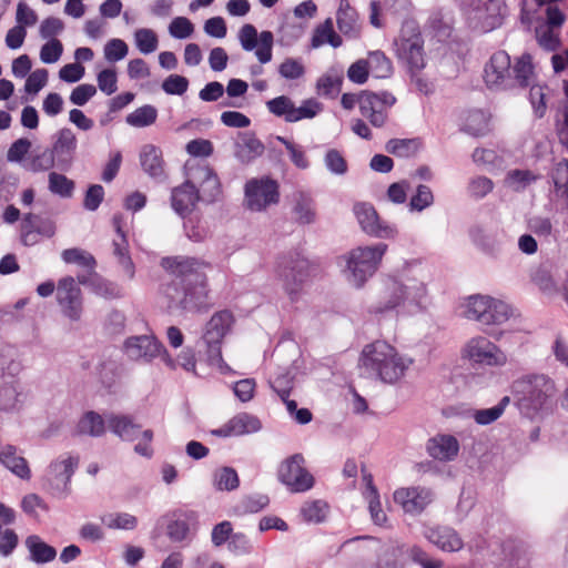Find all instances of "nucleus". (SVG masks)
<instances>
[{
	"label": "nucleus",
	"instance_id": "obj_30",
	"mask_svg": "<svg viewBox=\"0 0 568 568\" xmlns=\"http://www.w3.org/2000/svg\"><path fill=\"white\" fill-rule=\"evenodd\" d=\"M140 163L143 171L153 180L163 182L166 179L164 161L160 148L153 144L143 146L140 153Z\"/></svg>",
	"mask_w": 568,
	"mask_h": 568
},
{
	"label": "nucleus",
	"instance_id": "obj_43",
	"mask_svg": "<svg viewBox=\"0 0 568 568\" xmlns=\"http://www.w3.org/2000/svg\"><path fill=\"white\" fill-rule=\"evenodd\" d=\"M366 61L369 63V71L377 79H386L393 74V64L392 61L386 57V54L381 51H372L368 54V59Z\"/></svg>",
	"mask_w": 568,
	"mask_h": 568
},
{
	"label": "nucleus",
	"instance_id": "obj_45",
	"mask_svg": "<svg viewBox=\"0 0 568 568\" xmlns=\"http://www.w3.org/2000/svg\"><path fill=\"white\" fill-rule=\"evenodd\" d=\"M61 257L67 264H77L89 272H95L97 261L91 253L84 250L78 247L67 248L62 251Z\"/></svg>",
	"mask_w": 568,
	"mask_h": 568
},
{
	"label": "nucleus",
	"instance_id": "obj_38",
	"mask_svg": "<svg viewBox=\"0 0 568 568\" xmlns=\"http://www.w3.org/2000/svg\"><path fill=\"white\" fill-rule=\"evenodd\" d=\"M268 504L270 497L265 494L256 493L245 495L241 498V500L237 504L233 506L232 511L235 516L256 514L266 508Z\"/></svg>",
	"mask_w": 568,
	"mask_h": 568
},
{
	"label": "nucleus",
	"instance_id": "obj_25",
	"mask_svg": "<svg viewBox=\"0 0 568 568\" xmlns=\"http://www.w3.org/2000/svg\"><path fill=\"white\" fill-rule=\"evenodd\" d=\"M424 537L437 548L446 552L458 551L464 542L458 532L448 526H434L424 530Z\"/></svg>",
	"mask_w": 568,
	"mask_h": 568
},
{
	"label": "nucleus",
	"instance_id": "obj_55",
	"mask_svg": "<svg viewBox=\"0 0 568 568\" xmlns=\"http://www.w3.org/2000/svg\"><path fill=\"white\" fill-rule=\"evenodd\" d=\"M324 163L326 169L335 175H344L348 171V165L345 158L336 149H329L325 156Z\"/></svg>",
	"mask_w": 568,
	"mask_h": 568
},
{
	"label": "nucleus",
	"instance_id": "obj_52",
	"mask_svg": "<svg viewBox=\"0 0 568 568\" xmlns=\"http://www.w3.org/2000/svg\"><path fill=\"white\" fill-rule=\"evenodd\" d=\"M135 43L142 54H150L158 48L159 40L156 33L151 29H139L134 33Z\"/></svg>",
	"mask_w": 568,
	"mask_h": 568
},
{
	"label": "nucleus",
	"instance_id": "obj_36",
	"mask_svg": "<svg viewBox=\"0 0 568 568\" xmlns=\"http://www.w3.org/2000/svg\"><path fill=\"white\" fill-rule=\"evenodd\" d=\"M0 463L11 470L16 476L21 479H30L31 470L24 457L17 456V448L12 445H7L0 452Z\"/></svg>",
	"mask_w": 568,
	"mask_h": 568
},
{
	"label": "nucleus",
	"instance_id": "obj_44",
	"mask_svg": "<svg viewBox=\"0 0 568 568\" xmlns=\"http://www.w3.org/2000/svg\"><path fill=\"white\" fill-rule=\"evenodd\" d=\"M156 119V108L151 104H145L128 114L125 122L133 128H145L152 125Z\"/></svg>",
	"mask_w": 568,
	"mask_h": 568
},
{
	"label": "nucleus",
	"instance_id": "obj_32",
	"mask_svg": "<svg viewBox=\"0 0 568 568\" xmlns=\"http://www.w3.org/2000/svg\"><path fill=\"white\" fill-rule=\"evenodd\" d=\"M336 24L338 30L349 39H357L361 34L358 13L348 0H341L336 12Z\"/></svg>",
	"mask_w": 568,
	"mask_h": 568
},
{
	"label": "nucleus",
	"instance_id": "obj_1",
	"mask_svg": "<svg viewBox=\"0 0 568 568\" xmlns=\"http://www.w3.org/2000/svg\"><path fill=\"white\" fill-rule=\"evenodd\" d=\"M532 74L534 65L529 53H523L511 64L510 55L504 50L493 53L484 69V80L489 89H525L530 85L529 79Z\"/></svg>",
	"mask_w": 568,
	"mask_h": 568
},
{
	"label": "nucleus",
	"instance_id": "obj_5",
	"mask_svg": "<svg viewBox=\"0 0 568 568\" xmlns=\"http://www.w3.org/2000/svg\"><path fill=\"white\" fill-rule=\"evenodd\" d=\"M388 245L378 242L373 245L357 246L339 257L344 262L342 270L351 285L361 288L378 270Z\"/></svg>",
	"mask_w": 568,
	"mask_h": 568
},
{
	"label": "nucleus",
	"instance_id": "obj_29",
	"mask_svg": "<svg viewBox=\"0 0 568 568\" xmlns=\"http://www.w3.org/2000/svg\"><path fill=\"white\" fill-rule=\"evenodd\" d=\"M426 449L434 459L450 462L458 455L459 443L453 435H437L428 439Z\"/></svg>",
	"mask_w": 568,
	"mask_h": 568
},
{
	"label": "nucleus",
	"instance_id": "obj_64",
	"mask_svg": "<svg viewBox=\"0 0 568 568\" xmlns=\"http://www.w3.org/2000/svg\"><path fill=\"white\" fill-rule=\"evenodd\" d=\"M48 70L37 69L31 72L24 83V91L28 94L36 95L48 82Z\"/></svg>",
	"mask_w": 568,
	"mask_h": 568
},
{
	"label": "nucleus",
	"instance_id": "obj_48",
	"mask_svg": "<svg viewBox=\"0 0 568 568\" xmlns=\"http://www.w3.org/2000/svg\"><path fill=\"white\" fill-rule=\"evenodd\" d=\"M74 182L62 173L51 172L49 174V190L60 197H71L74 191Z\"/></svg>",
	"mask_w": 568,
	"mask_h": 568
},
{
	"label": "nucleus",
	"instance_id": "obj_53",
	"mask_svg": "<svg viewBox=\"0 0 568 568\" xmlns=\"http://www.w3.org/2000/svg\"><path fill=\"white\" fill-rule=\"evenodd\" d=\"M327 509V503L317 499L305 504L302 508V515L306 521L320 524L325 520Z\"/></svg>",
	"mask_w": 568,
	"mask_h": 568
},
{
	"label": "nucleus",
	"instance_id": "obj_7",
	"mask_svg": "<svg viewBox=\"0 0 568 568\" xmlns=\"http://www.w3.org/2000/svg\"><path fill=\"white\" fill-rule=\"evenodd\" d=\"M276 271L291 301H296L310 277V261L297 251L278 256Z\"/></svg>",
	"mask_w": 568,
	"mask_h": 568
},
{
	"label": "nucleus",
	"instance_id": "obj_51",
	"mask_svg": "<svg viewBox=\"0 0 568 568\" xmlns=\"http://www.w3.org/2000/svg\"><path fill=\"white\" fill-rule=\"evenodd\" d=\"M52 168L58 169V163L53 159L50 150L47 148L41 153L34 154L28 163L24 164L27 171L38 173L44 172Z\"/></svg>",
	"mask_w": 568,
	"mask_h": 568
},
{
	"label": "nucleus",
	"instance_id": "obj_34",
	"mask_svg": "<svg viewBox=\"0 0 568 568\" xmlns=\"http://www.w3.org/2000/svg\"><path fill=\"white\" fill-rule=\"evenodd\" d=\"M105 432V419L102 415L94 410H88L78 420L73 435L102 437Z\"/></svg>",
	"mask_w": 568,
	"mask_h": 568
},
{
	"label": "nucleus",
	"instance_id": "obj_33",
	"mask_svg": "<svg viewBox=\"0 0 568 568\" xmlns=\"http://www.w3.org/2000/svg\"><path fill=\"white\" fill-rule=\"evenodd\" d=\"M233 323V314L227 311L216 312L206 323L203 341L222 342Z\"/></svg>",
	"mask_w": 568,
	"mask_h": 568
},
{
	"label": "nucleus",
	"instance_id": "obj_8",
	"mask_svg": "<svg viewBox=\"0 0 568 568\" xmlns=\"http://www.w3.org/2000/svg\"><path fill=\"white\" fill-rule=\"evenodd\" d=\"M511 314L510 305L500 300L485 295L468 297L466 316L481 325H500L507 322Z\"/></svg>",
	"mask_w": 568,
	"mask_h": 568
},
{
	"label": "nucleus",
	"instance_id": "obj_49",
	"mask_svg": "<svg viewBox=\"0 0 568 568\" xmlns=\"http://www.w3.org/2000/svg\"><path fill=\"white\" fill-rule=\"evenodd\" d=\"M23 222L26 226H31L39 235L50 239L55 234V224L49 217H42L38 214L28 213L24 215Z\"/></svg>",
	"mask_w": 568,
	"mask_h": 568
},
{
	"label": "nucleus",
	"instance_id": "obj_54",
	"mask_svg": "<svg viewBox=\"0 0 568 568\" xmlns=\"http://www.w3.org/2000/svg\"><path fill=\"white\" fill-rule=\"evenodd\" d=\"M547 85L535 84L529 89L528 99L532 106L536 118L541 119L547 110L546 92Z\"/></svg>",
	"mask_w": 568,
	"mask_h": 568
},
{
	"label": "nucleus",
	"instance_id": "obj_14",
	"mask_svg": "<svg viewBox=\"0 0 568 568\" xmlns=\"http://www.w3.org/2000/svg\"><path fill=\"white\" fill-rule=\"evenodd\" d=\"M237 37L242 49L247 52L254 51L261 64L272 61L274 45L272 31L265 30L258 33L253 24L246 23L240 29Z\"/></svg>",
	"mask_w": 568,
	"mask_h": 568
},
{
	"label": "nucleus",
	"instance_id": "obj_61",
	"mask_svg": "<svg viewBox=\"0 0 568 568\" xmlns=\"http://www.w3.org/2000/svg\"><path fill=\"white\" fill-rule=\"evenodd\" d=\"M293 101L286 95L276 97L266 102L268 111L280 118H284L288 122Z\"/></svg>",
	"mask_w": 568,
	"mask_h": 568
},
{
	"label": "nucleus",
	"instance_id": "obj_20",
	"mask_svg": "<svg viewBox=\"0 0 568 568\" xmlns=\"http://www.w3.org/2000/svg\"><path fill=\"white\" fill-rule=\"evenodd\" d=\"M77 146V136L70 128H62L52 136V145L48 149L57 161L59 171L67 172L71 169Z\"/></svg>",
	"mask_w": 568,
	"mask_h": 568
},
{
	"label": "nucleus",
	"instance_id": "obj_11",
	"mask_svg": "<svg viewBox=\"0 0 568 568\" xmlns=\"http://www.w3.org/2000/svg\"><path fill=\"white\" fill-rule=\"evenodd\" d=\"M277 479L291 493H304L314 486L313 475L305 468V458L296 453L285 458L278 466Z\"/></svg>",
	"mask_w": 568,
	"mask_h": 568
},
{
	"label": "nucleus",
	"instance_id": "obj_50",
	"mask_svg": "<svg viewBox=\"0 0 568 568\" xmlns=\"http://www.w3.org/2000/svg\"><path fill=\"white\" fill-rule=\"evenodd\" d=\"M322 110V104L315 99H307L303 101L302 105L296 108L292 105L288 122H297L304 119H313Z\"/></svg>",
	"mask_w": 568,
	"mask_h": 568
},
{
	"label": "nucleus",
	"instance_id": "obj_28",
	"mask_svg": "<svg viewBox=\"0 0 568 568\" xmlns=\"http://www.w3.org/2000/svg\"><path fill=\"white\" fill-rule=\"evenodd\" d=\"M106 423L110 432L123 442H134L140 436L141 425L131 415L110 413Z\"/></svg>",
	"mask_w": 568,
	"mask_h": 568
},
{
	"label": "nucleus",
	"instance_id": "obj_26",
	"mask_svg": "<svg viewBox=\"0 0 568 568\" xmlns=\"http://www.w3.org/2000/svg\"><path fill=\"white\" fill-rule=\"evenodd\" d=\"M399 59L407 63L408 71L425 68L424 48L420 34L402 39L397 49Z\"/></svg>",
	"mask_w": 568,
	"mask_h": 568
},
{
	"label": "nucleus",
	"instance_id": "obj_16",
	"mask_svg": "<svg viewBox=\"0 0 568 568\" xmlns=\"http://www.w3.org/2000/svg\"><path fill=\"white\" fill-rule=\"evenodd\" d=\"M353 212L364 233L377 239H394L398 231L395 225L381 220L374 205L368 202L354 204Z\"/></svg>",
	"mask_w": 568,
	"mask_h": 568
},
{
	"label": "nucleus",
	"instance_id": "obj_62",
	"mask_svg": "<svg viewBox=\"0 0 568 568\" xmlns=\"http://www.w3.org/2000/svg\"><path fill=\"white\" fill-rule=\"evenodd\" d=\"M104 199V187L101 184H91L88 186L84 199L83 207L88 211L94 212L99 209Z\"/></svg>",
	"mask_w": 568,
	"mask_h": 568
},
{
	"label": "nucleus",
	"instance_id": "obj_47",
	"mask_svg": "<svg viewBox=\"0 0 568 568\" xmlns=\"http://www.w3.org/2000/svg\"><path fill=\"white\" fill-rule=\"evenodd\" d=\"M510 403L509 396H504L497 405L489 407L477 409L474 414V419L478 425H489L497 420L505 412L506 407Z\"/></svg>",
	"mask_w": 568,
	"mask_h": 568
},
{
	"label": "nucleus",
	"instance_id": "obj_35",
	"mask_svg": "<svg viewBox=\"0 0 568 568\" xmlns=\"http://www.w3.org/2000/svg\"><path fill=\"white\" fill-rule=\"evenodd\" d=\"M24 544L29 551V559L38 565L48 564L57 557V549L38 535L28 536Z\"/></svg>",
	"mask_w": 568,
	"mask_h": 568
},
{
	"label": "nucleus",
	"instance_id": "obj_58",
	"mask_svg": "<svg viewBox=\"0 0 568 568\" xmlns=\"http://www.w3.org/2000/svg\"><path fill=\"white\" fill-rule=\"evenodd\" d=\"M434 202V195L429 186L419 184L416 189V193L410 197L409 206L415 211H423L430 206Z\"/></svg>",
	"mask_w": 568,
	"mask_h": 568
},
{
	"label": "nucleus",
	"instance_id": "obj_39",
	"mask_svg": "<svg viewBox=\"0 0 568 568\" xmlns=\"http://www.w3.org/2000/svg\"><path fill=\"white\" fill-rule=\"evenodd\" d=\"M78 465L79 458L69 456L65 459L52 462L49 470L54 475V480L58 481V485L62 484V489L67 490Z\"/></svg>",
	"mask_w": 568,
	"mask_h": 568
},
{
	"label": "nucleus",
	"instance_id": "obj_2",
	"mask_svg": "<svg viewBox=\"0 0 568 568\" xmlns=\"http://www.w3.org/2000/svg\"><path fill=\"white\" fill-rule=\"evenodd\" d=\"M427 290L423 282L409 280L408 283L390 281L383 296L369 307L372 314H384L397 310L403 314H416L425 308Z\"/></svg>",
	"mask_w": 568,
	"mask_h": 568
},
{
	"label": "nucleus",
	"instance_id": "obj_41",
	"mask_svg": "<svg viewBox=\"0 0 568 568\" xmlns=\"http://www.w3.org/2000/svg\"><path fill=\"white\" fill-rule=\"evenodd\" d=\"M234 436L257 433L262 428L261 420L248 413H240L230 419Z\"/></svg>",
	"mask_w": 568,
	"mask_h": 568
},
{
	"label": "nucleus",
	"instance_id": "obj_24",
	"mask_svg": "<svg viewBox=\"0 0 568 568\" xmlns=\"http://www.w3.org/2000/svg\"><path fill=\"white\" fill-rule=\"evenodd\" d=\"M123 215L116 213L112 217V225L115 230L116 237L113 239V254L118 257L119 263L122 265L124 272L130 278L134 277L135 268L133 261L129 254V242L123 231Z\"/></svg>",
	"mask_w": 568,
	"mask_h": 568
},
{
	"label": "nucleus",
	"instance_id": "obj_27",
	"mask_svg": "<svg viewBox=\"0 0 568 568\" xmlns=\"http://www.w3.org/2000/svg\"><path fill=\"white\" fill-rule=\"evenodd\" d=\"M197 178L201 179L197 192L200 202L205 204L214 203L222 193L221 182L215 171L209 165L199 166L196 169Z\"/></svg>",
	"mask_w": 568,
	"mask_h": 568
},
{
	"label": "nucleus",
	"instance_id": "obj_37",
	"mask_svg": "<svg viewBox=\"0 0 568 568\" xmlns=\"http://www.w3.org/2000/svg\"><path fill=\"white\" fill-rule=\"evenodd\" d=\"M399 546H403V556L420 568H442L444 565L442 559L432 556L417 544H399Z\"/></svg>",
	"mask_w": 568,
	"mask_h": 568
},
{
	"label": "nucleus",
	"instance_id": "obj_15",
	"mask_svg": "<svg viewBox=\"0 0 568 568\" xmlns=\"http://www.w3.org/2000/svg\"><path fill=\"white\" fill-rule=\"evenodd\" d=\"M245 200L252 211H263L280 201L278 183L268 178L252 179L245 184Z\"/></svg>",
	"mask_w": 568,
	"mask_h": 568
},
{
	"label": "nucleus",
	"instance_id": "obj_4",
	"mask_svg": "<svg viewBox=\"0 0 568 568\" xmlns=\"http://www.w3.org/2000/svg\"><path fill=\"white\" fill-rule=\"evenodd\" d=\"M511 389L520 412L532 418L547 407L555 393V384L545 374H527L516 379Z\"/></svg>",
	"mask_w": 568,
	"mask_h": 568
},
{
	"label": "nucleus",
	"instance_id": "obj_59",
	"mask_svg": "<svg viewBox=\"0 0 568 568\" xmlns=\"http://www.w3.org/2000/svg\"><path fill=\"white\" fill-rule=\"evenodd\" d=\"M63 53V45L57 38L50 39L40 50V60L45 64L57 62Z\"/></svg>",
	"mask_w": 568,
	"mask_h": 568
},
{
	"label": "nucleus",
	"instance_id": "obj_23",
	"mask_svg": "<svg viewBox=\"0 0 568 568\" xmlns=\"http://www.w3.org/2000/svg\"><path fill=\"white\" fill-rule=\"evenodd\" d=\"M162 265L164 268L181 277L179 281H172L171 283H186L187 278H194L195 275H205V273L200 272L199 268L201 266H207L209 264L196 257L173 256L164 257Z\"/></svg>",
	"mask_w": 568,
	"mask_h": 568
},
{
	"label": "nucleus",
	"instance_id": "obj_12",
	"mask_svg": "<svg viewBox=\"0 0 568 568\" xmlns=\"http://www.w3.org/2000/svg\"><path fill=\"white\" fill-rule=\"evenodd\" d=\"M396 97L388 91H361V114L375 128H383L388 119L387 109L396 103Z\"/></svg>",
	"mask_w": 568,
	"mask_h": 568
},
{
	"label": "nucleus",
	"instance_id": "obj_17",
	"mask_svg": "<svg viewBox=\"0 0 568 568\" xmlns=\"http://www.w3.org/2000/svg\"><path fill=\"white\" fill-rule=\"evenodd\" d=\"M57 302L62 314L72 322L80 321L83 312V296L79 282L72 276H64L57 284Z\"/></svg>",
	"mask_w": 568,
	"mask_h": 568
},
{
	"label": "nucleus",
	"instance_id": "obj_6",
	"mask_svg": "<svg viewBox=\"0 0 568 568\" xmlns=\"http://www.w3.org/2000/svg\"><path fill=\"white\" fill-rule=\"evenodd\" d=\"M170 310L186 312H207L213 303L209 296L206 275H195L186 283H168L163 290Z\"/></svg>",
	"mask_w": 568,
	"mask_h": 568
},
{
	"label": "nucleus",
	"instance_id": "obj_13",
	"mask_svg": "<svg viewBox=\"0 0 568 568\" xmlns=\"http://www.w3.org/2000/svg\"><path fill=\"white\" fill-rule=\"evenodd\" d=\"M163 518L166 520L165 534L169 540L181 544L192 540V530H196L200 515L193 509L176 508L168 511Z\"/></svg>",
	"mask_w": 568,
	"mask_h": 568
},
{
	"label": "nucleus",
	"instance_id": "obj_19",
	"mask_svg": "<svg viewBox=\"0 0 568 568\" xmlns=\"http://www.w3.org/2000/svg\"><path fill=\"white\" fill-rule=\"evenodd\" d=\"M479 0H473L475 6L474 19H478L476 23H471V28L480 33L490 32L499 28L506 16V6L503 0H488L484 3V8H479ZM473 21V18H470Z\"/></svg>",
	"mask_w": 568,
	"mask_h": 568
},
{
	"label": "nucleus",
	"instance_id": "obj_63",
	"mask_svg": "<svg viewBox=\"0 0 568 568\" xmlns=\"http://www.w3.org/2000/svg\"><path fill=\"white\" fill-rule=\"evenodd\" d=\"M193 31L194 24L185 17L174 18L169 26L171 37L175 39H186L192 36Z\"/></svg>",
	"mask_w": 568,
	"mask_h": 568
},
{
	"label": "nucleus",
	"instance_id": "obj_18",
	"mask_svg": "<svg viewBox=\"0 0 568 568\" xmlns=\"http://www.w3.org/2000/svg\"><path fill=\"white\" fill-rule=\"evenodd\" d=\"M433 499V490L423 486L402 487L394 491V501L412 516L420 515Z\"/></svg>",
	"mask_w": 568,
	"mask_h": 568
},
{
	"label": "nucleus",
	"instance_id": "obj_22",
	"mask_svg": "<svg viewBox=\"0 0 568 568\" xmlns=\"http://www.w3.org/2000/svg\"><path fill=\"white\" fill-rule=\"evenodd\" d=\"M200 194L195 184L186 180L171 191V206L173 211L185 220L200 202Z\"/></svg>",
	"mask_w": 568,
	"mask_h": 568
},
{
	"label": "nucleus",
	"instance_id": "obj_10",
	"mask_svg": "<svg viewBox=\"0 0 568 568\" xmlns=\"http://www.w3.org/2000/svg\"><path fill=\"white\" fill-rule=\"evenodd\" d=\"M124 354L131 361L151 363L155 357L161 356L164 364L174 369V358L168 353L163 344L152 335L130 336L123 344Z\"/></svg>",
	"mask_w": 568,
	"mask_h": 568
},
{
	"label": "nucleus",
	"instance_id": "obj_9",
	"mask_svg": "<svg viewBox=\"0 0 568 568\" xmlns=\"http://www.w3.org/2000/svg\"><path fill=\"white\" fill-rule=\"evenodd\" d=\"M462 358L473 367H503L507 363L506 353L484 336L470 338L462 348Z\"/></svg>",
	"mask_w": 568,
	"mask_h": 568
},
{
	"label": "nucleus",
	"instance_id": "obj_56",
	"mask_svg": "<svg viewBox=\"0 0 568 568\" xmlns=\"http://www.w3.org/2000/svg\"><path fill=\"white\" fill-rule=\"evenodd\" d=\"M20 392L13 384H6L0 388V410L11 412L18 407Z\"/></svg>",
	"mask_w": 568,
	"mask_h": 568
},
{
	"label": "nucleus",
	"instance_id": "obj_60",
	"mask_svg": "<svg viewBox=\"0 0 568 568\" xmlns=\"http://www.w3.org/2000/svg\"><path fill=\"white\" fill-rule=\"evenodd\" d=\"M129 47L121 39H111L104 45V57L109 62H118L126 57Z\"/></svg>",
	"mask_w": 568,
	"mask_h": 568
},
{
	"label": "nucleus",
	"instance_id": "obj_57",
	"mask_svg": "<svg viewBox=\"0 0 568 568\" xmlns=\"http://www.w3.org/2000/svg\"><path fill=\"white\" fill-rule=\"evenodd\" d=\"M189 80L184 75L170 74L162 82V90L169 95H183L189 89Z\"/></svg>",
	"mask_w": 568,
	"mask_h": 568
},
{
	"label": "nucleus",
	"instance_id": "obj_21",
	"mask_svg": "<svg viewBox=\"0 0 568 568\" xmlns=\"http://www.w3.org/2000/svg\"><path fill=\"white\" fill-rule=\"evenodd\" d=\"M77 281L79 284L88 287L97 296L105 300H119L124 297V290L120 284L103 277L97 272L78 274Z\"/></svg>",
	"mask_w": 568,
	"mask_h": 568
},
{
	"label": "nucleus",
	"instance_id": "obj_31",
	"mask_svg": "<svg viewBox=\"0 0 568 568\" xmlns=\"http://www.w3.org/2000/svg\"><path fill=\"white\" fill-rule=\"evenodd\" d=\"M240 141L235 143V158L243 164H248L264 153L265 146L253 132L240 133Z\"/></svg>",
	"mask_w": 568,
	"mask_h": 568
},
{
	"label": "nucleus",
	"instance_id": "obj_46",
	"mask_svg": "<svg viewBox=\"0 0 568 568\" xmlns=\"http://www.w3.org/2000/svg\"><path fill=\"white\" fill-rule=\"evenodd\" d=\"M402 556L403 546L390 545L377 556L374 568H405V564L400 561Z\"/></svg>",
	"mask_w": 568,
	"mask_h": 568
},
{
	"label": "nucleus",
	"instance_id": "obj_42",
	"mask_svg": "<svg viewBox=\"0 0 568 568\" xmlns=\"http://www.w3.org/2000/svg\"><path fill=\"white\" fill-rule=\"evenodd\" d=\"M420 140L418 138L413 139H390L387 141L385 149L388 153L394 154L398 158H410L414 156L419 148Z\"/></svg>",
	"mask_w": 568,
	"mask_h": 568
},
{
	"label": "nucleus",
	"instance_id": "obj_40",
	"mask_svg": "<svg viewBox=\"0 0 568 568\" xmlns=\"http://www.w3.org/2000/svg\"><path fill=\"white\" fill-rule=\"evenodd\" d=\"M213 486L219 491H233L240 486V477L235 468L224 466L213 474Z\"/></svg>",
	"mask_w": 568,
	"mask_h": 568
},
{
	"label": "nucleus",
	"instance_id": "obj_3",
	"mask_svg": "<svg viewBox=\"0 0 568 568\" xmlns=\"http://www.w3.org/2000/svg\"><path fill=\"white\" fill-rule=\"evenodd\" d=\"M359 363L365 373L387 384L398 381L406 369L396 349L379 341L363 348Z\"/></svg>",
	"mask_w": 568,
	"mask_h": 568
}]
</instances>
